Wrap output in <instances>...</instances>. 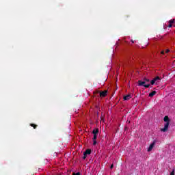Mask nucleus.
<instances>
[{
	"label": "nucleus",
	"instance_id": "2eb2a0df",
	"mask_svg": "<svg viewBox=\"0 0 175 175\" xmlns=\"http://www.w3.org/2000/svg\"><path fill=\"white\" fill-rule=\"evenodd\" d=\"M73 175H80V172L73 173Z\"/></svg>",
	"mask_w": 175,
	"mask_h": 175
},
{
	"label": "nucleus",
	"instance_id": "f03ea898",
	"mask_svg": "<svg viewBox=\"0 0 175 175\" xmlns=\"http://www.w3.org/2000/svg\"><path fill=\"white\" fill-rule=\"evenodd\" d=\"M164 121L166 123L164 124V128L161 129V132H166V131H167V129H169V124H170L169 117L165 116Z\"/></svg>",
	"mask_w": 175,
	"mask_h": 175
},
{
	"label": "nucleus",
	"instance_id": "dca6fc26",
	"mask_svg": "<svg viewBox=\"0 0 175 175\" xmlns=\"http://www.w3.org/2000/svg\"><path fill=\"white\" fill-rule=\"evenodd\" d=\"M113 167H114V165L112 164V165H111V169H113Z\"/></svg>",
	"mask_w": 175,
	"mask_h": 175
},
{
	"label": "nucleus",
	"instance_id": "4468645a",
	"mask_svg": "<svg viewBox=\"0 0 175 175\" xmlns=\"http://www.w3.org/2000/svg\"><path fill=\"white\" fill-rule=\"evenodd\" d=\"M85 158H87V154H85V153H83V159H85Z\"/></svg>",
	"mask_w": 175,
	"mask_h": 175
},
{
	"label": "nucleus",
	"instance_id": "6e6552de",
	"mask_svg": "<svg viewBox=\"0 0 175 175\" xmlns=\"http://www.w3.org/2000/svg\"><path fill=\"white\" fill-rule=\"evenodd\" d=\"M83 154H85V155H90V154H91V150L88 149Z\"/></svg>",
	"mask_w": 175,
	"mask_h": 175
},
{
	"label": "nucleus",
	"instance_id": "20e7f679",
	"mask_svg": "<svg viewBox=\"0 0 175 175\" xmlns=\"http://www.w3.org/2000/svg\"><path fill=\"white\" fill-rule=\"evenodd\" d=\"M154 146H155V142H152V143L149 146V148H148V152L152 151V148H154Z\"/></svg>",
	"mask_w": 175,
	"mask_h": 175
},
{
	"label": "nucleus",
	"instance_id": "0eeeda50",
	"mask_svg": "<svg viewBox=\"0 0 175 175\" xmlns=\"http://www.w3.org/2000/svg\"><path fill=\"white\" fill-rule=\"evenodd\" d=\"M174 23H175V19H172L170 21V25H169V28H172L173 27V24Z\"/></svg>",
	"mask_w": 175,
	"mask_h": 175
},
{
	"label": "nucleus",
	"instance_id": "423d86ee",
	"mask_svg": "<svg viewBox=\"0 0 175 175\" xmlns=\"http://www.w3.org/2000/svg\"><path fill=\"white\" fill-rule=\"evenodd\" d=\"M107 95V91H105V92H101L100 93V96H103L105 97Z\"/></svg>",
	"mask_w": 175,
	"mask_h": 175
},
{
	"label": "nucleus",
	"instance_id": "f3484780",
	"mask_svg": "<svg viewBox=\"0 0 175 175\" xmlns=\"http://www.w3.org/2000/svg\"><path fill=\"white\" fill-rule=\"evenodd\" d=\"M169 51H170L169 49H167L165 53H169Z\"/></svg>",
	"mask_w": 175,
	"mask_h": 175
},
{
	"label": "nucleus",
	"instance_id": "7ed1b4c3",
	"mask_svg": "<svg viewBox=\"0 0 175 175\" xmlns=\"http://www.w3.org/2000/svg\"><path fill=\"white\" fill-rule=\"evenodd\" d=\"M160 81H161V78L159 77H156L154 79H153L150 81V84L152 85H154V84H156V85H158V84H159Z\"/></svg>",
	"mask_w": 175,
	"mask_h": 175
},
{
	"label": "nucleus",
	"instance_id": "f8f14e48",
	"mask_svg": "<svg viewBox=\"0 0 175 175\" xmlns=\"http://www.w3.org/2000/svg\"><path fill=\"white\" fill-rule=\"evenodd\" d=\"M96 139H93V146H96Z\"/></svg>",
	"mask_w": 175,
	"mask_h": 175
},
{
	"label": "nucleus",
	"instance_id": "9d476101",
	"mask_svg": "<svg viewBox=\"0 0 175 175\" xmlns=\"http://www.w3.org/2000/svg\"><path fill=\"white\" fill-rule=\"evenodd\" d=\"M155 94H157V92L153 91L149 94V96L152 97L154 95H155Z\"/></svg>",
	"mask_w": 175,
	"mask_h": 175
},
{
	"label": "nucleus",
	"instance_id": "39448f33",
	"mask_svg": "<svg viewBox=\"0 0 175 175\" xmlns=\"http://www.w3.org/2000/svg\"><path fill=\"white\" fill-rule=\"evenodd\" d=\"M93 135H99V129H95L92 131Z\"/></svg>",
	"mask_w": 175,
	"mask_h": 175
},
{
	"label": "nucleus",
	"instance_id": "f257e3e1",
	"mask_svg": "<svg viewBox=\"0 0 175 175\" xmlns=\"http://www.w3.org/2000/svg\"><path fill=\"white\" fill-rule=\"evenodd\" d=\"M148 83H150V79L145 78L143 81H139L138 85L141 87H145V88H148V87H150V84Z\"/></svg>",
	"mask_w": 175,
	"mask_h": 175
},
{
	"label": "nucleus",
	"instance_id": "9b49d317",
	"mask_svg": "<svg viewBox=\"0 0 175 175\" xmlns=\"http://www.w3.org/2000/svg\"><path fill=\"white\" fill-rule=\"evenodd\" d=\"M98 139V134H94L93 140H96Z\"/></svg>",
	"mask_w": 175,
	"mask_h": 175
},
{
	"label": "nucleus",
	"instance_id": "a211bd4d",
	"mask_svg": "<svg viewBox=\"0 0 175 175\" xmlns=\"http://www.w3.org/2000/svg\"><path fill=\"white\" fill-rule=\"evenodd\" d=\"M161 54H165V52L164 51H161Z\"/></svg>",
	"mask_w": 175,
	"mask_h": 175
},
{
	"label": "nucleus",
	"instance_id": "ddd939ff",
	"mask_svg": "<svg viewBox=\"0 0 175 175\" xmlns=\"http://www.w3.org/2000/svg\"><path fill=\"white\" fill-rule=\"evenodd\" d=\"M30 125H31V126H33L34 128V129H36V125H35L34 124H31Z\"/></svg>",
	"mask_w": 175,
	"mask_h": 175
},
{
	"label": "nucleus",
	"instance_id": "1a4fd4ad",
	"mask_svg": "<svg viewBox=\"0 0 175 175\" xmlns=\"http://www.w3.org/2000/svg\"><path fill=\"white\" fill-rule=\"evenodd\" d=\"M131 99V95H127L124 97V100H129Z\"/></svg>",
	"mask_w": 175,
	"mask_h": 175
}]
</instances>
